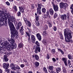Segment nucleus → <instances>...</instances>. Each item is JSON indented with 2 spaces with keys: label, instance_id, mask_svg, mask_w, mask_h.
<instances>
[{
  "label": "nucleus",
  "instance_id": "nucleus-1",
  "mask_svg": "<svg viewBox=\"0 0 73 73\" xmlns=\"http://www.w3.org/2000/svg\"><path fill=\"white\" fill-rule=\"evenodd\" d=\"M64 35L65 38V40L66 42H72V40L70 39L72 38V36L71 34V31L69 29H66L64 30Z\"/></svg>",
  "mask_w": 73,
  "mask_h": 73
},
{
  "label": "nucleus",
  "instance_id": "nucleus-2",
  "mask_svg": "<svg viewBox=\"0 0 73 73\" xmlns=\"http://www.w3.org/2000/svg\"><path fill=\"white\" fill-rule=\"evenodd\" d=\"M11 31V32L12 33L11 35V38H18L19 35H18V32L16 31L15 27L13 25V23H11V24L9 25Z\"/></svg>",
  "mask_w": 73,
  "mask_h": 73
},
{
  "label": "nucleus",
  "instance_id": "nucleus-3",
  "mask_svg": "<svg viewBox=\"0 0 73 73\" xmlns=\"http://www.w3.org/2000/svg\"><path fill=\"white\" fill-rule=\"evenodd\" d=\"M4 43V45L6 47V48H8V49H16L17 48V45L16 44H15V45H13V42H12L10 43L11 44H12V45H11L9 44V43L7 41H5Z\"/></svg>",
  "mask_w": 73,
  "mask_h": 73
},
{
  "label": "nucleus",
  "instance_id": "nucleus-4",
  "mask_svg": "<svg viewBox=\"0 0 73 73\" xmlns=\"http://www.w3.org/2000/svg\"><path fill=\"white\" fill-rule=\"evenodd\" d=\"M14 64H11L10 65V67H13L11 68V69L12 70H14V71H15V72H17L18 71V70H20L21 68L20 67L17 65L16 66Z\"/></svg>",
  "mask_w": 73,
  "mask_h": 73
},
{
  "label": "nucleus",
  "instance_id": "nucleus-5",
  "mask_svg": "<svg viewBox=\"0 0 73 73\" xmlns=\"http://www.w3.org/2000/svg\"><path fill=\"white\" fill-rule=\"evenodd\" d=\"M4 15L3 16V19H8L9 20V19H10L11 17V15L9 13H7V11L6 10H4Z\"/></svg>",
  "mask_w": 73,
  "mask_h": 73
},
{
  "label": "nucleus",
  "instance_id": "nucleus-6",
  "mask_svg": "<svg viewBox=\"0 0 73 73\" xmlns=\"http://www.w3.org/2000/svg\"><path fill=\"white\" fill-rule=\"evenodd\" d=\"M52 5L55 11L57 12L58 10V7L57 5H55L54 3L52 2Z\"/></svg>",
  "mask_w": 73,
  "mask_h": 73
},
{
  "label": "nucleus",
  "instance_id": "nucleus-7",
  "mask_svg": "<svg viewBox=\"0 0 73 73\" xmlns=\"http://www.w3.org/2000/svg\"><path fill=\"white\" fill-rule=\"evenodd\" d=\"M41 5H38L37 8V13L38 15H41Z\"/></svg>",
  "mask_w": 73,
  "mask_h": 73
},
{
  "label": "nucleus",
  "instance_id": "nucleus-8",
  "mask_svg": "<svg viewBox=\"0 0 73 73\" xmlns=\"http://www.w3.org/2000/svg\"><path fill=\"white\" fill-rule=\"evenodd\" d=\"M15 21H16V18L13 17H11L10 19H9L8 21L10 22V23H13Z\"/></svg>",
  "mask_w": 73,
  "mask_h": 73
},
{
  "label": "nucleus",
  "instance_id": "nucleus-9",
  "mask_svg": "<svg viewBox=\"0 0 73 73\" xmlns=\"http://www.w3.org/2000/svg\"><path fill=\"white\" fill-rule=\"evenodd\" d=\"M40 47L36 46L35 48V53H38V52H40Z\"/></svg>",
  "mask_w": 73,
  "mask_h": 73
},
{
  "label": "nucleus",
  "instance_id": "nucleus-10",
  "mask_svg": "<svg viewBox=\"0 0 73 73\" xmlns=\"http://www.w3.org/2000/svg\"><path fill=\"white\" fill-rule=\"evenodd\" d=\"M9 63L7 64L5 63H3V67L4 69H6L7 68H8L9 67Z\"/></svg>",
  "mask_w": 73,
  "mask_h": 73
},
{
  "label": "nucleus",
  "instance_id": "nucleus-11",
  "mask_svg": "<svg viewBox=\"0 0 73 73\" xmlns=\"http://www.w3.org/2000/svg\"><path fill=\"white\" fill-rule=\"evenodd\" d=\"M36 37L38 40L39 41H41V35L39 33H38L36 34Z\"/></svg>",
  "mask_w": 73,
  "mask_h": 73
},
{
  "label": "nucleus",
  "instance_id": "nucleus-12",
  "mask_svg": "<svg viewBox=\"0 0 73 73\" xmlns=\"http://www.w3.org/2000/svg\"><path fill=\"white\" fill-rule=\"evenodd\" d=\"M27 31L26 32V33L27 36L29 35V33H31V31H32L30 29H29L28 27L27 28Z\"/></svg>",
  "mask_w": 73,
  "mask_h": 73
},
{
  "label": "nucleus",
  "instance_id": "nucleus-13",
  "mask_svg": "<svg viewBox=\"0 0 73 73\" xmlns=\"http://www.w3.org/2000/svg\"><path fill=\"white\" fill-rule=\"evenodd\" d=\"M66 15L64 14L63 15H62L61 16V19L64 20H66Z\"/></svg>",
  "mask_w": 73,
  "mask_h": 73
},
{
  "label": "nucleus",
  "instance_id": "nucleus-14",
  "mask_svg": "<svg viewBox=\"0 0 73 73\" xmlns=\"http://www.w3.org/2000/svg\"><path fill=\"white\" fill-rule=\"evenodd\" d=\"M60 5L61 8H64V3L63 2L60 3Z\"/></svg>",
  "mask_w": 73,
  "mask_h": 73
},
{
  "label": "nucleus",
  "instance_id": "nucleus-15",
  "mask_svg": "<svg viewBox=\"0 0 73 73\" xmlns=\"http://www.w3.org/2000/svg\"><path fill=\"white\" fill-rule=\"evenodd\" d=\"M31 41H36V38H35V37L33 35H32L31 36Z\"/></svg>",
  "mask_w": 73,
  "mask_h": 73
},
{
  "label": "nucleus",
  "instance_id": "nucleus-16",
  "mask_svg": "<svg viewBox=\"0 0 73 73\" xmlns=\"http://www.w3.org/2000/svg\"><path fill=\"white\" fill-rule=\"evenodd\" d=\"M22 25V23L21 22H19V23H18V27H17V29H19V28Z\"/></svg>",
  "mask_w": 73,
  "mask_h": 73
},
{
  "label": "nucleus",
  "instance_id": "nucleus-17",
  "mask_svg": "<svg viewBox=\"0 0 73 73\" xmlns=\"http://www.w3.org/2000/svg\"><path fill=\"white\" fill-rule=\"evenodd\" d=\"M48 68L50 70H51V71H53V70L54 67L52 66H50L48 67Z\"/></svg>",
  "mask_w": 73,
  "mask_h": 73
},
{
  "label": "nucleus",
  "instance_id": "nucleus-18",
  "mask_svg": "<svg viewBox=\"0 0 73 73\" xmlns=\"http://www.w3.org/2000/svg\"><path fill=\"white\" fill-rule=\"evenodd\" d=\"M49 11L51 15L53 16V14H54V11L52 9H50Z\"/></svg>",
  "mask_w": 73,
  "mask_h": 73
},
{
  "label": "nucleus",
  "instance_id": "nucleus-19",
  "mask_svg": "<svg viewBox=\"0 0 73 73\" xmlns=\"http://www.w3.org/2000/svg\"><path fill=\"white\" fill-rule=\"evenodd\" d=\"M19 11L20 12L22 13H23V12H24V9H23V8L22 7H19Z\"/></svg>",
  "mask_w": 73,
  "mask_h": 73
},
{
  "label": "nucleus",
  "instance_id": "nucleus-20",
  "mask_svg": "<svg viewBox=\"0 0 73 73\" xmlns=\"http://www.w3.org/2000/svg\"><path fill=\"white\" fill-rule=\"evenodd\" d=\"M39 65H40V63L39 62H35L34 63V65L36 66V67H38V66H39Z\"/></svg>",
  "mask_w": 73,
  "mask_h": 73
},
{
  "label": "nucleus",
  "instance_id": "nucleus-21",
  "mask_svg": "<svg viewBox=\"0 0 73 73\" xmlns=\"http://www.w3.org/2000/svg\"><path fill=\"white\" fill-rule=\"evenodd\" d=\"M56 72L57 73H58L60 72V71L61 70V68L60 67H58L56 69Z\"/></svg>",
  "mask_w": 73,
  "mask_h": 73
},
{
  "label": "nucleus",
  "instance_id": "nucleus-22",
  "mask_svg": "<svg viewBox=\"0 0 73 73\" xmlns=\"http://www.w3.org/2000/svg\"><path fill=\"white\" fill-rule=\"evenodd\" d=\"M19 48H21L22 47H23V46H24V45L23 44L22 42L20 43L19 44Z\"/></svg>",
  "mask_w": 73,
  "mask_h": 73
},
{
  "label": "nucleus",
  "instance_id": "nucleus-23",
  "mask_svg": "<svg viewBox=\"0 0 73 73\" xmlns=\"http://www.w3.org/2000/svg\"><path fill=\"white\" fill-rule=\"evenodd\" d=\"M4 12L3 11H0V15L1 16H2V17H3V16H4Z\"/></svg>",
  "mask_w": 73,
  "mask_h": 73
},
{
  "label": "nucleus",
  "instance_id": "nucleus-24",
  "mask_svg": "<svg viewBox=\"0 0 73 73\" xmlns=\"http://www.w3.org/2000/svg\"><path fill=\"white\" fill-rule=\"evenodd\" d=\"M26 24L27 25L29 26V27H30V26H31V23L29 21H26Z\"/></svg>",
  "mask_w": 73,
  "mask_h": 73
},
{
  "label": "nucleus",
  "instance_id": "nucleus-25",
  "mask_svg": "<svg viewBox=\"0 0 73 73\" xmlns=\"http://www.w3.org/2000/svg\"><path fill=\"white\" fill-rule=\"evenodd\" d=\"M62 60L64 62H67V58H63Z\"/></svg>",
  "mask_w": 73,
  "mask_h": 73
},
{
  "label": "nucleus",
  "instance_id": "nucleus-26",
  "mask_svg": "<svg viewBox=\"0 0 73 73\" xmlns=\"http://www.w3.org/2000/svg\"><path fill=\"white\" fill-rule=\"evenodd\" d=\"M43 70L44 72H45V73H48V70H47V69L45 67H43Z\"/></svg>",
  "mask_w": 73,
  "mask_h": 73
},
{
  "label": "nucleus",
  "instance_id": "nucleus-27",
  "mask_svg": "<svg viewBox=\"0 0 73 73\" xmlns=\"http://www.w3.org/2000/svg\"><path fill=\"white\" fill-rule=\"evenodd\" d=\"M68 58L69 60H73V58L72 57V55L70 54L68 55Z\"/></svg>",
  "mask_w": 73,
  "mask_h": 73
},
{
  "label": "nucleus",
  "instance_id": "nucleus-28",
  "mask_svg": "<svg viewBox=\"0 0 73 73\" xmlns=\"http://www.w3.org/2000/svg\"><path fill=\"white\" fill-rule=\"evenodd\" d=\"M4 59L5 60L6 62H7V61H8V59L7 58V56L5 55L4 56Z\"/></svg>",
  "mask_w": 73,
  "mask_h": 73
},
{
  "label": "nucleus",
  "instance_id": "nucleus-29",
  "mask_svg": "<svg viewBox=\"0 0 73 73\" xmlns=\"http://www.w3.org/2000/svg\"><path fill=\"white\" fill-rule=\"evenodd\" d=\"M42 11L43 13H45L46 12V9L44 8H43L42 9Z\"/></svg>",
  "mask_w": 73,
  "mask_h": 73
},
{
  "label": "nucleus",
  "instance_id": "nucleus-30",
  "mask_svg": "<svg viewBox=\"0 0 73 73\" xmlns=\"http://www.w3.org/2000/svg\"><path fill=\"white\" fill-rule=\"evenodd\" d=\"M35 58L37 61H38L39 59V56L38 55L36 54L35 55Z\"/></svg>",
  "mask_w": 73,
  "mask_h": 73
},
{
  "label": "nucleus",
  "instance_id": "nucleus-31",
  "mask_svg": "<svg viewBox=\"0 0 73 73\" xmlns=\"http://www.w3.org/2000/svg\"><path fill=\"white\" fill-rule=\"evenodd\" d=\"M64 8H66V7H68L69 6L68 4L66 3H64Z\"/></svg>",
  "mask_w": 73,
  "mask_h": 73
},
{
  "label": "nucleus",
  "instance_id": "nucleus-32",
  "mask_svg": "<svg viewBox=\"0 0 73 73\" xmlns=\"http://www.w3.org/2000/svg\"><path fill=\"white\" fill-rule=\"evenodd\" d=\"M62 72L63 73H66V70L65 67L62 68Z\"/></svg>",
  "mask_w": 73,
  "mask_h": 73
},
{
  "label": "nucleus",
  "instance_id": "nucleus-33",
  "mask_svg": "<svg viewBox=\"0 0 73 73\" xmlns=\"http://www.w3.org/2000/svg\"><path fill=\"white\" fill-rule=\"evenodd\" d=\"M5 72H7L8 73H10V70L8 69V68H6L5 69Z\"/></svg>",
  "mask_w": 73,
  "mask_h": 73
},
{
  "label": "nucleus",
  "instance_id": "nucleus-34",
  "mask_svg": "<svg viewBox=\"0 0 73 73\" xmlns=\"http://www.w3.org/2000/svg\"><path fill=\"white\" fill-rule=\"evenodd\" d=\"M13 8L15 11H17V7H16V6H13Z\"/></svg>",
  "mask_w": 73,
  "mask_h": 73
},
{
  "label": "nucleus",
  "instance_id": "nucleus-35",
  "mask_svg": "<svg viewBox=\"0 0 73 73\" xmlns=\"http://www.w3.org/2000/svg\"><path fill=\"white\" fill-rule=\"evenodd\" d=\"M35 44H36L38 46H40V43L38 41H36L35 42Z\"/></svg>",
  "mask_w": 73,
  "mask_h": 73
},
{
  "label": "nucleus",
  "instance_id": "nucleus-36",
  "mask_svg": "<svg viewBox=\"0 0 73 73\" xmlns=\"http://www.w3.org/2000/svg\"><path fill=\"white\" fill-rule=\"evenodd\" d=\"M35 23L36 24V26H39V25H40V23L39 21H35Z\"/></svg>",
  "mask_w": 73,
  "mask_h": 73
},
{
  "label": "nucleus",
  "instance_id": "nucleus-37",
  "mask_svg": "<svg viewBox=\"0 0 73 73\" xmlns=\"http://www.w3.org/2000/svg\"><path fill=\"white\" fill-rule=\"evenodd\" d=\"M58 50H59V51L62 54H64V51L62 50L61 49H58Z\"/></svg>",
  "mask_w": 73,
  "mask_h": 73
},
{
  "label": "nucleus",
  "instance_id": "nucleus-38",
  "mask_svg": "<svg viewBox=\"0 0 73 73\" xmlns=\"http://www.w3.org/2000/svg\"><path fill=\"white\" fill-rule=\"evenodd\" d=\"M42 35L43 36H46V32L45 31H44L43 32Z\"/></svg>",
  "mask_w": 73,
  "mask_h": 73
},
{
  "label": "nucleus",
  "instance_id": "nucleus-39",
  "mask_svg": "<svg viewBox=\"0 0 73 73\" xmlns=\"http://www.w3.org/2000/svg\"><path fill=\"white\" fill-rule=\"evenodd\" d=\"M60 38H61V39H62V40H63V35H62V33H60Z\"/></svg>",
  "mask_w": 73,
  "mask_h": 73
},
{
  "label": "nucleus",
  "instance_id": "nucleus-40",
  "mask_svg": "<svg viewBox=\"0 0 73 73\" xmlns=\"http://www.w3.org/2000/svg\"><path fill=\"white\" fill-rule=\"evenodd\" d=\"M44 28L45 31L48 29V26L46 25H45L44 27Z\"/></svg>",
  "mask_w": 73,
  "mask_h": 73
},
{
  "label": "nucleus",
  "instance_id": "nucleus-41",
  "mask_svg": "<svg viewBox=\"0 0 73 73\" xmlns=\"http://www.w3.org/2000/svg\"><path fill=\"white\" fill-rule=\"evenodd\" d=\"M28 36L29 37L28 38V41L29 42H31V38H30V35Z\"/></svg>",
  "mask_w": 73,
  "mask_h": 73
},
{
  "label": "nucleus",
  "instance_id": "nucleus-42",
  "mask_svg": "<svg viewBox=\"0 0 73 73\" xmlns=\"http://www.w3.org/2000/svg\"><path fill=\"white\" fill-rule=\"evenodd\" d=\"M53 29L54 31H57V27L56 26H53Z\"/></svg>",
  "mask_w": 73,
  "mask_h": 73
},
{
  "label": "nucleus",
  "instance_id": "nucleus-43",
  "mask_svg": "<svg viewBox=\"0 0 73 73\" xmlns=\"http://www.w3.org/2000/svg\"><path fill=\"white\" fill-rule=\"evenodd\" d=\"M21 15V13L20 11H19L17 13V15L18 16H20Z\"/></svg>",
  "mask_w": 73,
  "mask_h": 73
},
{
  "label": "nucleus",
  "instance_id": "nucleus-44",
  "mask_svg": "<svg viewBox=\"0 0 73 73\" xmlns=\"http://www.w3.org/2000/svg\"><path fill=\"white\" fill-rule=\"evenodd\" d=\"M23 19L24 21H25V23H26V21H27L28 20L27 19H26V18L25 17H23Z\"/></svg>",
  "mask_w": 73,
  "mask_h": 73
},
{
  "label": "nucleus",
  "instance_id": "nucleus-45",
  "mask_svg": "<svg viewBox=\"0 0 73 73\" xmlns=\"http://www.w3.org/2000/svg\"><path fill=\"white\" fill-rule=\"evenodd\" d=\"M24 66H25V65L23 64H22L20 65V67L21 68H24Z\"/></svg>",
  "mask_w": 73,
  "mask_h": 73
},
{
  "label": "nucleus",
  "instance_id": "nucleus-46",
  "mask_svg": "<svg viewBox=\"0 0 73 73\" xmlns=\"http://www.w3.org/2000/svg\"><path fill=\"white\" fill-rule=\"evenodd\" d=\"M3 50L4 48L3 47L0 46V50H1L2 52H3Z\"/></svg>",
  "mask_w": 73,
  "mask_h": 73
},
{
  "label": "nucleus",
  "instance_id": "nucleus-47",
  "mask_svg": "<svg viewBox=\"0 0 73 73\" xmlns=\"http://www.w3.org/2000/svg\"><path fill=\"white\" fill-rule=\"evenodd\" d=\"M67 18L68 19H69V16H70V14L69 13H67Z\"/></svg>",
  "mask_w": 73,
  "mask_h": 73
},
{
  "label": "nucleus",
  "instance_id": "nucleus-48",
  "mask_svg": "<svg viewBox=\"0 0 73 73\" xmlns=\"http://www.w3.org/2000/svg\"><path fill=\"white\" fill-rule=\"evenodd\" d=\"M20 32L21 33V35H24V33L23 32V31H20Z\"/></svg>",
  "mask_w": 73,
  "mask_h": 73
},
{
  "label": "nucleus",
  "instance_id": "nucleus-49",
  "mask_svg": "<svg viewBox=\"0 0 73 73\" xmlns=\"http://www.w3.org/2000/svg\"><path fill=\"white\" fill-rule=\"evenodd\" d=\"M48 25L49 26V27H50V28L51 27H52V24H51L50 23H48Z\"/></svg>",
  "mask_w": 73,
  "mask_h": 73
},
{
  "label": "nucleus",
  "instance_id": "nucleus-50",
  "mask_svg": "<svg viewBox=\"0 0 73 73\" xmlns=\"http://www.w3.org/2000/svg\"><path fill=\"white\" fill-rule=\"evenodd\" d=\"M6 4L7 5H10V3L8 2V1H7L6 2Z\"/></svg>",
  "mask_w": 73,
  "mask_h": 73
},
{
  "label": "nucleus",
  "instance_id": "nucleus-51",
  "mask_svg": "<svg viewBox=\"0 0 73 73\" xmlns=\"http://www.w3.org/2000/svg\"><path fill=\"white\" fill-rule=\"evenodd\" d=\"M24 28V27L22 26L21 27V29H20V31H23L24 29H23V28Z\"/></svg>",
  "mask_w": 73,
  "mask_h": 73
},
{
  "label": "nucleus",
  "instance_id": "nucleus-52",
  "mask_svg": "<svg viewBox=\"0 0 73 73\" xmlns=\"http://www.w3.org/2000/svg\"><path fill=\"white\" fill-rule=\"evenodd\" d=\"M39 17L38 16H37L36 18V21H37L38 20V19H39Z\"/></svg>",
  "mask_w": 73,
  "mask_h": 73
},
{
  "label": "nucleus",
  "instance_id": "nucleus-53",
  "mask_svg": "<svg viewBox=\"0 0 73 73\" xmlns=\"http://www.w3.org/2000/svg\"><path fill=\"white\" fill-rule=\"evenodd\" d=\"M52 53H55V50L54 49H53L52 51Z\"/></svg>",
  "mask_w": 73,
  "mask_h": 73
},
{
  "label": "nucleus",
  "instance_id": "nucleus-54",
  "mask_svg": "<svg viewBox=\"0 0 73 73\" xmlns=\"http://www.w3.org/2000/svg\"><path fill=\"white\" fill-rule=\"evenodd\" d=\"M31 9H33V8H34V4H32L31 5Z\"/></svg>",
  "mask_w": 73,
  "mask_h": 73
},
{
  "label": "nucleus",
  "instance_id": "nucleus-55",
  "mask_svg": "<svg viewBox=\"0 0 73 73\" xmlns=\"http://www.w3.org/2000/svg\"><path fill=\"white\" fill-rule=\"evenodd\" d=\"M13 23H14V24L15 25H16L17 24V22L16 21H15V22H13Z\"/></svg>",
  "mask_w": 73,
  "mask_h": 73
},
{
  "label": "nucleus",
  "instance_id": "nucleus-56",
  "mask_svg": "<svg viewBox=\"0 0 73 73\" xmlns=\"http://www.w3.org/2000/svg\"><path fill=\"white\" fill-rule=\"evenodd\" d=\"M47 58L48 59H49L50 57H49V55L47 54Z\"/></svg>",
  "mask_w": 73,
  "mask_h": 73
},
{
  "label": "nucleus",
  "instance_id": "nucleus-57",
  "mask_svg": "<svg viewBox=\"0 0 73 73\" xmlns=\"http://www.w3.org/2000/svg\"><path fill=\"white\" fill-rule=\"evenodd\" d=\"M70 9H73V4H72L71 5V7H70Z\"/></svg>",
  "mask_w": 73,
  "mask_h": 73
},
{
  "label": "nucleus",
  "instance_id": "nucleus-58",
  "mask_svg": "<svg viewBox=\"0 0 73 73\" xmlns=\"http://www.w3.org/2000/svg\"><path fill=\"white\" fill-rule=\"evenodd\" d=\"M64 63L66 66V67L68 66V64H67V62H65Z\"/></svg>",
  "mask_w": 73,
  "mask_h": 73
},
{
  "label": "nucleus",
  "instance_id": "nucleus-59",
  "mask_svg": "<svg viewBox=\"0 0 73 73\" xmlns=\"http://www.w3.org/2000/svg\"><path fill=\"white\" fill-rule=\"evenodd\" d=\"M68 64H70V61L69 60H68Z\"/></svg>",
  "mask_w": 73,
  "mask_h": 73
},
{
  "label": "nucleus",
  "instance_id": "nucleus-60",
  "mask_svg": "<svg viewBox=\"0 0 73 73\" xmlns=\"http://www.w3.org/2000/svg\"><path fill=\"white\" fill-rule=\"evenodd\" d=\"M52 60L54 61V62H56V59H55V58H52Z\"/></svg>",
  "mask_w": 73,
  "mask_h": 73
},
{
  "label": "nucleus",
  "instance_id": "nucleus-61",
  "mask_svg": "<svg viewBox=\"0 0 73 73\" xmlns=\"http://www.w3.org/2000/svg\"><path fill=\"white\" fill-rule=\"evenodd\" d=\"M57 13H55L54 15V17H57Z\"/></svg>",
  "mask_w": 73,
  "mask_h": 73
},
{
  "label": "nucleus",
  "instance_id": "nucleus-62",
  "mask_svg": "<svg viewBox=\"0 0 73 73\" xmlns=\"http://www.w3.org/2000/svg\"><path fill=\"white\" fill-rule=\"evenodd\" d=\"M70 27H71V28H73V25H71Z\"/></svg>",
  "mask_w": 73,
  "mask_h": 73
},
{
  "label": "nucleus",
  "instance_id": "nucleus-63",
  "mask_svg": "<svg viewBox=\"0 0 73 73\" xmlns=\"http://www.w3.org/2000/svg\"><path fill=\"white\" fill-rule=\"evenodd\" d=\"M50 73H56V72H55L54 71H52Z\"/></svg>",
  "mask_w": 73,
  "mask_h": 73
},
{
  "label": "nucleus",
  "instance_id": "nucleus-64",
  "mask_svg": "<svg viewBox=\"0 0 73 73\" xmlns=\"http://www.w3.org/2000/svg\"><path fill=\"white\" fill-rule=\"evenodd\" d=\"M28 73H33V72L32 71H29L28 72Z\"/></svg>",
  "mask_w": 73,
  "mask_h": 73
}]
</instances>
